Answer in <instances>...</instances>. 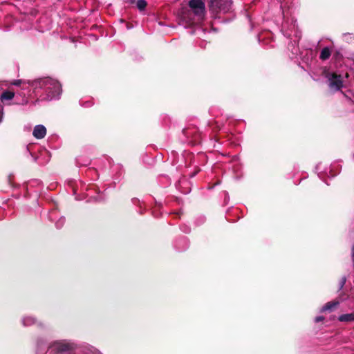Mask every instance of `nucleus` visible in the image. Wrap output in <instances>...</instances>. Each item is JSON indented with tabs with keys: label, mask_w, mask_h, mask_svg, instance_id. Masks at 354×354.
<instances>
[{
	"label": "nucleus",
	"mask_w": 354,
	"mask_h": 354,
	"mask_svg": "<svg viewBox=\"0 0 354 354\" xmlns=\"http://www.w3.org/2000/svg\"><path fill=\"white\" fill-rule=\"evenodd\" d=\"M345 39H347V37L351 36V34L350 33H345L343 35Z\"/></svg>",
	"instance_id": "4be33fe9"
},
{
	"label": "nucleus",
	"mask_w": 354,
	"mask_h": 354,
	"mask_svg": "<svg viewBox=\"0 0 354 354\" xmlns=\"http://www.w3.org/2000/svg\"><path fill=\"white\" fill-rule=\"evenodd\" d=\"M136 6L140 10H144L147 6V2L145 0H138Z\"/></svg>",
	"instance_id": "dca6fc26"
},
{
	"label": "nucleus",
	"mask_w": 354,
	"mask_h": 354,
	"mask_svg": "<svg viewBox=\"0 0 354 354\" xmlns=\"http://www.w3.org/2000/svg\"><path fill=\"white\" fill-rule=\"evenodd\" d=\"M77 347V344L66 339L54 341L48 346L49 349L56 354L69 353L76 349Z\"/></svg>",
	"instance_id": "7ed1b4c3"
},
{
	"label": "nucleus",
	"mask_w": 354,
	"mask_h": 354,
	"mask_svg": "<svg viewBox=\"0 0 354 354\" xmlns=\"http://www.w3.org/2000/svg\"><path fill=\"white\" fill-rule=\"evenodd\" d=\"M11 84L14 86H19L21 88L24 84H31V82H26L22 80H14Z\"/></svg>",
	"instance_id": "2eb2a0df"
},
{
	"label": "nucleus",
	"mask_w": 354,
	"mask_h": 354,
	"mask_svg": "<svg viewBox=\"0 0 354 354\" xmlns=\"http://www.w3.org/2000/svg\"><path fill=\"white\" fill-rule=\"evenodd\" d=\"M322 320H324V317H322V316H318V317H315V322H319Z\"/></svg>",
	"instance_id": "aec40b11"
},
{
	"label": "nucleus",
	"mask_w": 354,
	"mask_h": 354,
	"mask_svg": "<svg viewBox=\"0 0 354 354\" xmlns=\"http://www.w3.org/2000/svg\"><path fill=\"white\" fill-rule=\"evenodd\" d=\"M296 29H297L296 21L294 19H292L290 24H289L288 21H286L282 24V31L283 32V35L287 37H291L292 32L293 31L295 32V36L299 37L297 35Z\"/></svg>",
	"instance_id": "0eeeda50"
},
{
	"label": "nucleus",
	"mask_w": 354,
	"mask_h": 354,
	"mask_svg": "<svg viewBox=\"0 0 354 354\" xmlns=\"http://www.w3.org/2000/svg\"><path fill=\"white\" fill-rule=\"evenodd\" d=\"M337 319L341 322H354V313L342 314L338 317Z\"/></svg>",
	"instance_id": "1a4fd4ad"
},
{
	"label": "nucleus",
	"mask_w": 354,
	"mask_h": 354,
	"mask_svg": "<svg viewBox=\"0 0 354 354\" xmlns=\"http://www.w3.org/2000/svg\"><path fill=\"white\" fill-rule=\"evenodd\" d=\"M339 301H330L326 304L321 309V312H325L327 310H332L336 306L339 305Z\"/></svg>",
	"instance_id": "f8f14e48"
},
{
	"label": "nucleus",
	"mask_w": 354,
	"mask_h": 354,
	"mask_svg": "<svg viewBox=\"0 0 354 354\" xmlns=\"http://www.w3.org/2000/svg\"><path fill=\"white\" fill-rule=\"evenodd\" d=\"M12 99H15V91H5L1 95V100L2 102L4 100H11Z\"/></svg>",
	"instance_id": "9b49d317"
},
{
	"label": "nucleus",
	"mask_w": 354,
	"mask_h": 354,
	"mask_svg": "<svg viewBox=\"0 0 354 354\" xmlns=\"http://www.w3.org/2000/svg\"><path fill=\"white\" fill-rule=\"evenodd\" d=\"M3 108H1V109H0V123L3 120Z\"/></svg>",
	"instance_id": "412c9836"
},
{
	"label": "nucleus",
	"mask_w": 354,
	"mask_h": 354,
	"mask_svg": "<svg viewBox=\"0 0 354 354\" xmlns=\"http://www.w3.org/2000/svg\"><path fill=\"white\" fill-rule=\"evenodd\" d=\"M328 86L331 91H337L343 87V77L341 75L332 73L327 75Z\"/></svg>",
	"instance_id": "423d86ee"
},
{
	"label": "nucleus",
	"mask_w": 354,
	"mask_h": 354,
	"mask_svg": "<svg viewBox=\"0 0 354 354\" xmlns=\"http://www.w3.org/2000/svg\"><path fill=\"white\" fill-rule=\"evenodd\" d=\"M84 354H102L97 349L92 346L86 347V351Z\"/></svg>",
	"instance_id": "4468645a"
},
{
	"label": "nucleus",
	"mask_w": 354,
	"mask_h": 354,
	"mask_svg": "<svg viewBox=\"0 0 354 354\" xmlns=\"http://www.w3.org/2000/svg\"><path fill=\"white\" fill-rule=\"evenodd\" d=\"M31 86L35 93L41 90L48 100L58 99L62 93V86L58 81L50 77H44L31 82Z\"/></svg>",
	"instance_id": "f257e3e1"
},
{
	"label": "nucleus",
	"mask_w": 354,
	"mask_h": 354,
	"mask_svg": "<svg viewBox=\"0 0 354 354\" xmlns=\"http://www.w3.org/2000/svg\"><path fill=\"white\" fill-rule=\"evenodd\" d=\"M31 84H24L22 87L15 91V99L12 104L26 105L29 102L30 96ZM11 104V103L10 104Z\"/></svg>",
	"instance_id": "20e7f679"
},
{
	"label": "nucleus",
	"mask_w": 354,
	"mask_h": 354,
	"mask_svg": "<svg viewBox=\"0 0 354 354\" xmlns=\"http://www.w3.org/2000/svg\"><path fill=\"white\" fill-rule=\"evenodd\" d=\"M346 277L345 276L342 277L339 283V290L342 289V288L344 287V286L346 283Z\"/></svg>",
	"instance_id": "6ab92c4d"
},
{
	"label": "nucleus",
	"mask_w": 354,
	"mask_h": 354,
	"mask_svg": "<svg viewBox=\"0 0 354 354\" xmlns=\"http://www.w3.org/2000/svg\"><path fill=\"white\" fill-rule=\"evenodd\" d=\"M331 55L330 49L328 47L324 48L320 53L319 58L322 60H326L330 57Z\"/></svg>",
	"instance_id": "ddd939ff"
},
{
	"label": "nucleus",
	"mask_w": 354,
	"mask_h": 354,
	"mask_svg": "<svg viewBox=\"0 0 354 354\" xmlns=\"http://www.w3.org/2000/svg\"><path fill=\"white\" fill-rule=\"evenodd\" d=\"M38 349H41L46 345V341L42 338H38L36 342Z\"/></svg>",
	"instance_id": "f3484780"
},
{
	"label": "nucleus",
	"mask_w": 354,
	"mask_h": 354,
	"mask_svg": "<svg viewBox=\"0 0 354 354\" xmlns=\"http://www.w3.org/2000/svg\"><path fill=\"white\" fill-rule=\"evenodd\" d=\"M46 134V129L42 124L36 125L34 127L32 135L37 139H42Z\"/></svg>",
	"instance_id": "6e6552de"
},
{
	"label": "nucleus",
	"mask_w": 354,
	"mask_h": 354,
	"mask_svg": "<svg viewBox=\"0 0 354 354\" xmlns=\"http://www.w3.org/2000/svg\"><path fill=\"white\" fill-rule=\"evenodd\" d=\"M189 7L191 10L183 11L180 21L185 26L201 23L205 15V6L202 0H190Z\"/></svg>",
	"instance_id": "f03ea898"
},
{
	"label": "nucleus",
	"mask_w": 354,
	"mask_h": 354,
	"mask_svg": "<svg viewBox=\"0 0 354 354\" xmlns=\"http://www.w3.org/2000/svg\"><path fill=\"white\" fill-rule=\"evenodd\" d=\"M64 223L65 218L64 217L62 216L55 222V226L57 228L59 229L64 225Z\"/></svg>",
	"instance_id": "a211bd4d"
},
{
	"label": "nucleus",
	"mask_w": 354,
	"mask_h": 354,
	"mask_svg": "<svg viewBox=\"0 0 354 354\" xmlns=\"http://www.w3.org/2000/svg\"><path fill=\"white\" fill-rule=\"evenodd\" d=\"M21 322L24 326H30L37 324V319L32 316H25L22 318Z\"/></svg>",
	"instance_id": "9d476101"
},
{
	"label": "nucleus",
	"mask_w": 354,
	"mask_h": 354,
	"mask_svg": "<svg viewBox=\"0 0 354 354\" xmlns=\"http://www.w3.org/2000/svg\"><path fill=\"white\" fill-rule=\"evenodd\" d=\"M209 7L212 12H227L230 10L232 2L230 0H208Z\"/></svg>",
	"instance_id": "39448f33"
}]
</instances>
